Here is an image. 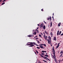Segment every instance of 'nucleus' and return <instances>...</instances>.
Returning a JSON list of instances; mask_svg holds the SVG:
<instances>
[{
	"instance_id": "obj_10",
	"label": "nucleus",
	"mask_w": 63,
	"mask_h": 63,
	"mask_svg": "<svg viewBox=\"0 0 63 63\" xmlns=\"http://www.w3.org/2000/svg\"><path fill=\"white\" fill-rule=\"evenodd\" d=\"M48 38L49 39L50 41H51V37H50V36H48Z\"/></svg>"
},
{
	"instance_id": "obj_11",
	"label": "nucleus",
	"mask_w": 63,
	"mask_h": 63,
	"mask_svg": "<svg viewBox=\"0 0 63 63\" xmlns=\"http://www.w3.org/2000/svg\"><path fill=\"white\" fill-rule=\"evenodd\" d=\"M53 53H55V50H54V48L53 49Z\"/></svg>"
},
{
	"instance_id": "obj_26",
	"label": "nucleus",
	"mask_w": 63,
	"mask_h": 63,
	"mask_svg": "<svg viewBox=\"0 0 63 63\" xmlns=\"http://www.w3.org/2000/svg\"><path fill=\"white\" fill-rule=\"evenodd\" d=\"M5 4V2H4L3 3H2L1 5H3V4Z\"/></svg>"
},
{
	"instance_id": "obj_34",
	"label": "nucleus",
	"mask_w": 63,
	"mask_h": 63,
	"mask_svg": "<svg viewBox=\"0 0 63 63\" xmlns=\"http://www.w3.org/2000/svg\"><path fill=\"white\" fill-rule=\"evenodd\" d=\"M37 48H38V49H39V48H40V47H37Z\"/></svg>"
},
{
	"instance_id": "obj_15",
	"label": "nucleus",
	"mask_w": 63,
	"mask_h": 63,
	"mask_svg": "<svg viewBox=\"0 0 63 63\" xmlns=\"http://www.w3.org/2000/svg\"><path fill=\"white\" fill-rule=\"evenodd\" d=\"M43 58L44 59H47V57L44 56V57H43Z\"/></svg>"
},
{
	"instance_id": "obj_53",
	"label": "nucleus",
	"mask_w": 63,
	"mask_h": 63,
	"mask_svg": "<svg viewBox=\"0 0 63 63\" xmlns=\"http://www.w3.org/2000/svg\"><path fill=\"white\" fill-rule=\"evenodd\" d=\"M42 46H44V45H45V44H42Z\"/></svg>"
},
{
	"instance_id": "obj_31",
	"label": "nucleus",
	"mask_w": 63,
	"mask_h": 63,
	"mask_svg": "<svg viewBox=\"0 0 63 63\" xmlns=\"http://www.w3.org/2000/svg\"><path fill=\"white\" fill-rule=\"evenodd\" d=\"M39 37H41V38H42V36L41 35L39 34Z\"/></svg>"
},
{
	"instance_id": "obj_43",
	"label": "nucleus",
	"mask_w": 63,
	"mask_h": 63,
	"mask_svg": "<svg viewBox=\"0 0 63 63\" xmlns=\"http://www.w3.org/2000/svg\"><path fill=\"white\" fill-rule=\"evenodd\" d=\"M44 23H46V24H47V23L45 21H44Z\"/></svg>"
},
{
	"instance_id": "obj_21",
	"label": "nucleus",
	"mask_w": 63,
	"mask_h": 63,
	"mask_svg": "<svg viewBox=\"0 0 63 63\" xmlns=\"http://www.w3.org/2000/svg\"><path fill=\"white\" fill-rule=\"evenodd\" d=\"M50 35H51V36H52V35H53V33H52V32H51Z\"/></svg>"
},
{
	"instance_id": "obj_27",
	"label": "nucleus",
	"mask_w": 63,
	"mask_h": 63,
	"mask_svg": "<svg viewBox=\"0 0 63 63\" xmlns=\"http://www.w3.org/2000/svg\"><path fill=\"white\" fill-rule=\"evenodd\" d=\"M49 18L50 19V20H51V17L50 16L49 17Z\"/></svg>"
},
{
	"instance_id": "obj_3",
	"label": "nucleus",
	"mask_w": 63,
	"mask_h": 63,
	"mask_svg": "<svg viewBox=\"0 0 63 63\" xmlns=\"http://www.w3.org/2000/svg\"><path fill=\"white\" fill-rule=\"evenodd\" d=\"M47 36H46L45 37H44V39H45L46 40H48V39H47Z\"/></svg>"
},
{
	"instance_id": "obj_8",
	"label": "nucleus",
	"mask_w": 63,
	"mask_h": 63,
	"mask_svg": "<svg viewBox=\"0 0 63 63\" xmlns=\"http://www.w3.org/2000/svg\"><path fill=\"white\" fill-rule=\"evenodd\" d=\"M55 61L56 63L57 62V59L55 58H54Z\"/></svg>"
},
{
	"instance_id": "obj_22",
	"label": "nucleus",
	"mask_w": 63,
	"mask_h": 63,
	"mask_svg": "<svg viewBox=\"0 0 63 63\" xmlns=\"http://www.w3.org/2000/svg\"><path fill=\"white\" fill-rule=\"evenodd\" d=\"M40 25L43 27V25H44V23Z\"/></svg>"
},
{
	"instance_id": "obj_39",
	"label": "nucleus",
	"mask_w": 63,
	"mask_h": 63,
	"mask_svg": "<svg viewBox=\"0 0 63 63\" xmlns=\"http://www.w3.org/2000/svg\"><path fill=\"white\" fill-rule=\"evenodd\" d=\"M53 57L54 58H55V57H56V56H54V57Z\"/></svg>"
},
{
	"instance_id": "obj_57",
	"label": "nucleus",
	"mask_w": 63,
	"mask_h": 63,
	"mask_svg": "<svg viewBox=\"0 0 63 63\" xmlns=\"http://www.w3.org/2000/svg\"><path fill=\"white\" fill-rule=\"evenodd\" d=\"M53 15H54V13H53Z\"/></svg>"
},
{
	"instance_id": "obj_60",
	"label": "nucleus",
	"mask_w": 63,
	"mask_h": 63,
	"mask_svg": "<svg viewBox=\"0 0 63 63\" xmlns=\"http://www.w3.org/2000/svg\"><path fill=\"white\" fill-rule=\"evenodd\" d=\"M58 47H59V46H57Z\"/></svg>"
},
{
	"instance_id": "obj_9",
	"label": "nucleus",
	"mask_w": 63,
	"mask_h": 63,
	"mask_svg": "<svg viewBox=\"0 0 63 63\" xmlns=\"http://www.w3.org/2000/svg\"><path fill=\"white\" fill-rule=\"evenodd\" d=\"M61 22H60L59 23V24H58V25L59 27V26H60V25H61Z\"/></svg>"
},
{
	"instance_id": "obj_50",
	"label": "nucleus",
	"mask_w": 63,
	"mask_h": 63,
	"mask_svg": "<svg viewBox=\"0 0 63 63\" xmlns=\"http://www.w3.org/2000/svg\"><path fill=\"white\" fill-rule=\"evenodd\" d=\"M35 39H38V38H36Z\"/></svg>"
},
{
	"instance_id": "obj_45",
	"label": "nucleus",
	"mask_w": 63,
	"mask_h": 63,
	"mask_svg": "<svg viewBox=\"0 0 63 63\" xmlns=\"http://www.w3.org/2000/svg\"><path fill=\"white\" fill-rule=\"evenodd\" d=\"M41 10L42 11V12H43V9H42Z\"/></svg>"
},
{
	"instance_id": "obj_64",
	"label": "nucleus",
	"mask_w": 63,
	"mask_h": 63,
	"mask_svg": "<svg viewBox=\"0 0 63 63\" xmlns=\"http://www.w3.org/2000/svg\"><path fill=\"white\" fill-rule=\"evenodd\" d=\"M43 34H44V35H45V33H43Z\"/></svg>"
},
{
	"instance_id": "obj_59",
	"label": "nucleus",
	"mask_w": 63,
	"mask_h": 63,
	"mask_svg": "<svg viewBox=\"0 0 63 63\" xmlns=\"http://www.w3.org/2000/svg\"><path fill=\"white\" fill-rule=\"evenodd\" d=\"M38 26H40V25L39 24H38Z\"/></svg>"
},
{
	"instance_id": "obj_32",
	"label": "nucleus",
	"mask_w": 63,
	"mask_h": 63,
	"mask_svg": "<svg viewBox=\"0 0 63 63\" xmlns=\"http://www.w3.org/2000/svg\"><path fill=\"white\" fill-rule=\"evenodd\" d=\"M55 52L54 53V56H55Z\"/></svg>"
},
{
	"instance_id": "obj_2",
	"label": "nucleus",
	"mask_w": 63,
	"mask_h": 63,
	"mask_svg": "<svg viewBox=\"0 0 63 63\" xmlns=\"http://www.w3.org/2000/svg\"><path fill=\"white\" fill-rule=\"evenodd\" d=\"M56 37L55 36L53 40H54L55 41H56Z\"/></svg>"
},
{
	"instance_id": "obj_36",
	"label": "nucleus",
	"mask_w": 63,
	"mask_h": 63,
	"mask_svg": "<svg viewBox=\"0 0 63 63\" xmlns=\"http://www.w3.org/2000/svg\"><path fill=\"white\" fill-rule=\"evenodd\" d=\"M60 44V43H59L58 44V46H59V44Z\"/></svg>"
},
{
	"instance_id": "obj_25",
	"label": "nucleus",
	"mask_w": 63,
	"mask_h": 63,
	"mask_svg": "<svg viewBox=\"0 0 63 63\" xmlns=\"http://www.w3.org/2000/svg\"><path fill=\"white\" fill-rule=\"evenodd\" d=\"M35 51H36V52H37V53H38V54L39 53L36 50H35Z\"/></svg>"
},
{
	"instance_id": "obj_48",
	"label": "nucleus",
	"mask_w": 63,
	"mask_h": 63,
	"mask_svg": "<svg viewBox=\"0 0 63 63\" xmlns=\"http://www.w3.org/2000/svg\"><path fill=\"white\" fill-rule=\"evenodd\" d=\"M58 47H57V46L56 47V48H58Z\"/></svg>"
},
{
	"instance_id": "obj_49",
	"label": "nucleus",
	"mask_w": 63,
	"mask_h": 63,
	"mask_svg": "<svg viewBox=\"0 0 63 63\" xmlns=\"http://www.w3.org/2000/svg\"><path fill=\"white\" fill-rule=\"evenodd\" d=\"M37 30V29H36L35 30V31H36V30L37 31H38V30Z\"/></svg>"
},
{
	"instance_id": "obj_5",
	"label": "nucleus",
	"mask_w": 63,
	"mask_h": 63,
	"mask_svg": "<svg viewBox=\"0 0 63 63\" xmlns=\"http://www.w3.org/2000/svg\"><path fill=\"white\" fill-rule=\"evenodd\" d=\"M45 32L46 34H47V35H48V32H47V31L46 30H45Z\"/></svg>"
},
{
	"instance_id": "obj_24",
	"label": "nucleus",
	"mask_w": 63,
	"mask_h": 63,
	"mask_svg": "<svg viewBox=\"0 0 63 63\" xmlns=\"http://www.w3.org/2000/svg\"><path fill=\"white\" fill-rule=\"evenodd\" d=\"M44 56L46 57H48V55H45Z\"/></svg>"
},
{
	"instance_id": "obj_30",
	"label": "nucleus",
	"mask_w": 63,
	"mask_h": 63,
	"mask_svg": "<svg viewBox=\"0 0 63 63\" xmlns=\"http://www.w3.org/2000/svg\"><path fill=\"white\" fill-rule=\"evenodd\" d=\"M37 43H38V44H39V43H40V42H39V41L37 40Z\"/></svg>"
},
{
	"instance_id": "obj_41",
	"label": "nucleus",
	"mask_w": 63,
	"mask_h": 63,
	"mask_svg": "<svg viewBox=\"0 0 63 63\" xmlns=\"http://www.w3.org/2000/svg\"><path fill=\"white\" fill-rule=\"evenodd\" d=\"M63 33L61 35V36H63Z\"/></svg>"
},
{
	"instance_id": "obj_6",
	"label": "nucleus",
	"mask_w": 63,
	"mask_h": 63,
	"mask_svg": "<svg viewBox=\"0 0 63 63\" xmlns=\"http://www.w3.org/2000/svg\"><path fill=\"white\" fill-rule=\"evenodd\" d=\"M32 44L30 43V44H27L26 45L27 46H31L32 45Z\"/></svg>"
},
{
	"instance_id": "obj_14",
	"label": "nucleus",
	"mask_w": 63,
	"mask_h": 63,
	"mask_svg": "<svg viewBox=\"0 0 63 63\" xmlns=\"http://www.w3.org/2000/svg\"><path fill=\"white\" fill-rule=\"evenodd\" d=\"M43 29H46V26L45 25L43 27Z\"/></svg>"
},
{
	"instance_id": "obj_33",
	"label": "nucleus",
	"mask_w": 63,
	"mask_h": 63,
	"mask_svg": "<svg viewBox=\"0 0 63 63\" xmlns=\"http://www.w3.org/2000/svg\"><path fill=\"white\" fill-rule=\"evenodd\" d=\"M42 55H45V53H42Z\"/></svg>"
},
{
	"instance_id": "obj_1",
	"label": "nucleus",
	"mask_w": 63,
	"mask_h": 63,
	"mask_svg": "<svg viewBox=\"0 0 63 63\" xmlns=\"http://www.w3.org/2000/svg\"><path fill=\"white\" fill-rule=\"evenodd\" d=\"M31 44H32V45L29 46V47H34V45H33V44H34V45H36V43L35 42H32Z\"/></svg>"
},
{
	"instance_id": "obj_20",
	"label": "nucleus",
	"mask_w": 63,
	"mask_h": 63,
	"mask_svg": "<svg viewBox=\"0 0 63 63\" xmlns=\"http://www.w3.org/2000/svg\"><path fill=\"white\" fill-rule=\"evenodd\" d=\"M60 53V54H61V53H63V51L62 50L61 51Z\"/></svg>"
},
{
	"instance_id": "obj_55",
	"label": "nucleus",
	"mask_w": 63,
	"mask_h": 63,
	"mask_svg": "<svg viewBox=\"0 0 63 63\" xmlns=\"http://www.w3.org/2000/svg\"><path fill=\"white\" fill-rule=\"evenodd\" d=\"M38 37V36H35V37Z\"/></svg>"
},
{
	"instance_id": "obj_28",
	"label": "nucleus",
	"mask_w": 63,
	"mask_h": 63,
	"mask_svg": "<svg viewBox=\"0 0 63 63\" xmlns=\"http://www.w3.org/2000/svg\"><path fill=\"white\" fill-rule=\"evenodd\" d=\"M40 28H42H42H43V27H42V26H40Z\"/></svg>"
},
{
	"instance_id": "obj_51",
	"label": "nucleus",
	"mask_w": 63,
	"mask_h": 63,
	"mask_svg": "<svg viewBox=\"0 0 63 63\" xmlns=\"http://www.w3.org/2000/svg\"><path fill=\"white\" fill-rule=\"evenodd\" d=\"M41 34L42 35H43V33H41Z\"/></svg>"
},
{
	"instance_id": "obj_29",
	"label": "nucleus",
	"mask_w": 63,
	"mask_h": 63,
	"mask_svg": "<svg viewBox=\"0 0 63 63\" xmlns=\"http://www.w3.org/2000/svg\"><path fill=\"white\" fill-rule=\"evenodd\" d=\"M43 61H44V62H46V63H47V61H45L44 60H43Z\"/></svg>"
},
{
	"instance_id": "obj_4",
	"label": "nucleus",
	"mask_w": 63,
	"mask_h": 63,
	"mask_svg": "<svg viewBox=\"0 0 63 63\" xmlns=\"http://www.w3.org/2000/svg\"><path fill=\"white\" fill-rule=\"evenodd\" d=\"M39 46H39V47H40L41 48H44V47H43V46H42L41 45H39Z\"/></svg>"
},
{
	"instance_id": "obj_52",
	"label": "nucleus",
	"mask_w": 63,
	"mask_h": 63,
	"mask_svg": "<svg viewBox=\"0 0 63 63\" xmlns=\"http://www.w3.org/2000/svg\"><path fill=\"white\" fill-rule=\"evenodd\" d=\"M52 18H53H53H53V16L52 17Z\"/></svg>"
},
{
	"instance_id": "obj_63",
	"label": "nucleus",
	"mask_w": 63,
	"mask_h": 63,
	"mask_svg": "<svg viewBox=\"0 0 63 63\" xmlns=\"http://www.w3.org/2000/svg\"><path fill=\"white\" fill-rule=\"evenodd\" d=\"M37 29L38 30V29H39V28H37Z\"/></svg>"
},
{
	"instance_id": "obj_13",
	"label": "nucleus",
	"mask_w": 63,
	"mask_h": 63,
	"mask_svg": "<svg viewBox=\"0 0 63 63\" xmlns=\"http://www.w3.org/2000/svg\"><path fill=\"white\" fill-rule=\"evenodd\" d=\"M59 30H58V32H57V35H59Z\"/></svg>"
},
{
	"instance_id": "obj_47",
	"label": "nucleus",
	"mask_w": 63,
	"mask_h": 63,
	"mask_svg": "<svg viewBox=\"0 0 63 63\" xmlns=\"http://www.w3.org/2000/svg\"><path fill=\"white\" fill-rule=\"evenodd\" d=\"M62 54H61V56H60V57H61V56H62Z\"/></svg>"
},
{
	"instance_id": "obj_61",
	"label": "nucleus",
	"mask_w": 63,
	"mask_h": 63,
	"mask_svg": "<svg viewBox=\"0 0 63 63\" xmlns=\"http://www.w3.org/2000/svg\"><path fill=\"white\" fill-rule=\"evenodd\" d=\"M46 55H47V53H46Z\"/></svg>"
},
{
	"instance_id": "obj_19",
	"label": "nucleus",
	"mask_w": 63,
	"mask_h": 63,
	"mask_svg": "<svg viewBox=\"0 0 63 63\" xmlns=\"http://www.w3.org/2000/svg\"><path fill=\"white\" fill-rule=\"evenodd\" d=\"M52 22H51L50 23V27H51L52 26Z\"/></svg>"
},
{
	"instance_id": "obj_16",
	"label": "nucleus",
	"mask_w": 63,
	"mask_h": 63,
	"mask_svg": "<svg viewBox=\"0 0 63 63\" xmlns=\"http://www.w3.org/2000/svg\"><path fill=\"white\" fill-rule=\"evenodd\" d=\"M34 35H36V34H37V32H35L33 33Z\"/></svg>"
},
{
	"instance_id": "obj_17",
	"label": "nucleus",
	"mask_w": 63,
	"mask_h": 63,
	"mask_svg": "<svg viewBox=\"0 0 63 63\" xmlns=\"http://www.w3.org/2000/svg\"><path fill=\"white\" fill-rule=\"evenodd\" d=\"M47 41H48V43L49 44H50V41L49 40H47Z\"/></svg>"
},
{
	"instance_id": "obj_23",
	"label": "nucleus",
	"mask_w": 63,
	"mask_h": 63,
	"mask_svg": "<svg viewBox=\"0 0 63 63\" xmlns=\"http://www.w3.org/2000/svg\"><path fill=\"white\" fill-rule=\"evenodd\" d=\"M61 32H62L60 31V32H59V35H60L61 34Z\"/></svg>"
},
{
	"instance_id": "obj_12",
	"label": "nucleus",
	"mask_w": 63,
	"mask_h": 63,
	"mask_svg": "<svg viewBox=\"0 0 63 63\" xmlns=\"http://www.w3.org/2000/svg\"><path fill=\"white\" fill-rule=\"evenodd\" d=\"M42 52H43V53H44V52H47V51H42Z\"/></svg>"
},
{
	"instance_id": "obj_40",
	"label": "nucleus",
	"mask_w": 63,
	"mask_h": 63,
	"mask_svg": "<svg viewBox=\"0 0 63 63\" xmlns=\"http://www.w3.org/2000/svg\"><path fill=\"white\" fill-rule=\"evenodd\" d=\"M37 33H39V31L38 30L37 31Z\"/></svg>"
},
{
	"instance_id": "obj_58",
	"label": "nucleus",
	"mask_w": 63,
	"mask_h": 63,
	"mask_svg": "<svg viewBox=\"0 0 63 63\" xmlns=\"http://www.w3.org/2000/svg\"><path fill=\"white\" fill-rule=\"evenodd\" d=\"M52 44H51V47H52Z\"/></svg>"
},
{
	"instance_id": "obj_35",
	"label": "nucleus",
	"mask_w": 63,
	"mask_h": 63,
	"mask_svg": "<svg viewBox=\"0 0 63 63\" xmlns=\"http://www.w3.org/2000/svg\"><path fill=\"white\" fill-rule=\"evenodd\" d=\"M30 43V44H32V42H28L27 44H29Z\"/></svg>"
},
{
	"instance_id": "obj_44",
	"label": "nucleus",
	"mask_w": 63,
	"mask_h": 63,
	"mask_svg": "<svg viewBox=\"0 0 63 63\" xmlns=\"http://www.w3.org/2000/svg\"><path fill=\"white\" fill-rule=\"evenodd\" d=\"M47 60H48V61H50V60H49V59L47 58Z\"/></svg>"
},
{
	"instance_id": "obj_38",
	"label": "nucleus",
	"mask_w": 63,
	"mask_h": 63,
	"mask_svg": "<svg viewBox=\"0 0 63 63\" xmlns=\"http://www.w3.org/2000/svg\"><path fill=\"white\" fill-rule=\"evenodd\" d=\"M44 46L45 47H46V44H45Z\"/></svg>"
},
{
	"instance_id": "obj_42",
	"label": "nucleus",
	"mask_w": 63,
	"mask_h": 63,
	"mask_svg": "<svg viewBox=\"0 0 63 63\" xmlns=\"http://www.w3.org/2000/svg\"><path fill=\"white\" fill-rule=\"evenodd\" d=\"M47 20H49V17H48V18Z\"/></svg>"
},
{
	"instance_id": "obj_7",
	"label": "nucleus",
	"mask_w": 63,
	"mask_h": 63,
	"mask_svg": "<svg viewBox=\"0 0 63 63\" xmlns=\"http://www.w3.org/2000/svg\"><path fill=\"white\" fill-rule=\"evenodd\" d=\"M32 35H28V37H32Z\"/></svg>"
},
{
	"instance_id": "obj_46",
	"label": "nucleus",
	"mask_w": 63,
	"mask_h": 63,
	"mask_svg": "<svg viewBox=\"0 0 63 63\" xmlns=\"http://www.w3.org/2000/svg\"><path fill=\"white\" fill-rule=\"evenodd\" d=\"M51 41H50V44L51 45V44H51Z\"/></svg>"
},
{
	"instance_id": "obj_62",
	"label": "nucleus",
	"mask_w": 63,
	"mask_h": 63,
	"mask_svg": "<svg viewBox=\"0 0 63 63\" xmlns=\"http://www.w3.org/2000/svg\"><path fill=\"white\" fill-rule=\"evenodd\" d=\"M58 61H59V63L60 62V61H59V60Z\"/></svg>"
},
{
	"instance_id": "obj_18",
	"label": "nucleus",
	"mask_w": 63,
	"mask_h": 63,
	"mask_svg": "<svg viewBox=\"0 0 63 63\" xmlns=\"http://www.w3.org/2000/svg\"><path fill=\"white\" fill-rule=\"evenodd\" d=\"M40 55H41V57H43V58H44V56H42V55H41V54H40Z\"/></svg>"
},
{
	"instance_id": "obj_37",
	"label": "nucleus",
	"mask_w": 63,
	"mask_h": 63,
	"mask_svg": "<svg viewBox=\"0 0 63 63\" xmlns=\"http://www.w3.org/2000/svg\"><path fill=\"white\" fill-rule=\"evenodd\" d=\"M43 36H44V37H46V35L45 34Z\"/></svg>"
},
{
	"instance_id": "obj_56",
	"label": "nucleus",
	"mask_w": 63,
	"mask_h": 63,
	"mask_svg": "<svg viewBox=\"0 0 63 63\" xmlns=\"http://www.w3.org/2000/svg\"><path fill=\"white\" fill-rule=\"evenodd\" d=\"M49 26H50V25H49H49H48V27H49Z\"/></svg>"
},
{
	"instance_id": "obj_54",
	"label": "nucleus",
	"mask_w": 63,
	"mask_h": 63,
	"mask_svg": "<svg viewBox=\"0 0 63 63\" xmlns=\"http://www.w3.org/2000/svg\"><path fill=\"white\" fill-rule=\"evenodd\" d=\"M36 46H39V45H38L36 44Z\"/></svg>"
}]
</instances>
